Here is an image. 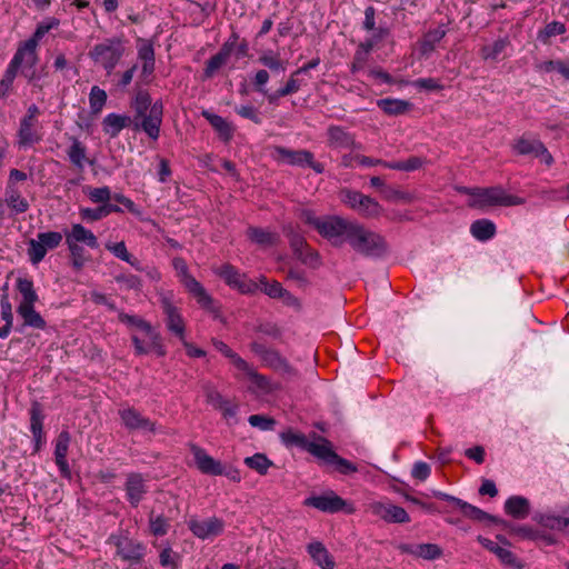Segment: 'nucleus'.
Returning <instances> with one entry per match:
<instances>
[{
    "mask_svg": "<svg viewBox=\"0 0 569 569\" xmlns=\"http://www.w3.org/2000/svg\"><path fill=\"white\" fill-rule=\"evenodd\" d=\"M348 243L356 252L369 258H380L388 250V244L382 236L366 229L358 222L351 231Z\"/></svg>",
    "mask_w": 569,
    "mask_h": 569,
    "instance_id": "1",
    "label": "nucleus"
},
{
    "mask_svg": "<svg viewBox=\"0 0 569 569\" xmlns=\"http://www.w3.org/2000/svg\"><path fill=\"white\" fill-rule=\"evenodd\" d=\"M477 198L469 199L468 207L475 209H485L487 207H512L525 203V199L518 196L509 194L501 186L480 188L477 191Z\"/></svg>",
    "mask_w": 569,
    "mask_h": 569,
    "instance_id": "2",
    "label": "nucleus"
},
{
    "mask_svg": "<svg viewBox=\"0 0 569 569\" xmlns=\"http://www.w3.org/2000/svg\"><path fill=\"white\" fill-rule=\"evenodd\" d=\"M19 69H21V74L29 82H34L39 79V74L36 70V63L29 64L27 62V58L16 51L3 78L0 81V97H6L8 94Z\"/></svg>",
    "mask_w": 569,
    "mask_h": 569,
    "instance_id": "3",
    "label": "nucleus"
},
{
    "mask_svg": "<svg viewBox=\"0 0 569 569\" xmlns=\"http://www.w3.org/2000/svg\"><path fill=\"white\" fill-rule=\"evenodd\" d=\"M356 222L349 221L338 216H328L323 218L319 227V234L331 241L333 246H342L348 242Z\"/></svg>",
    "mask_w": 569,
    "mask_h": 569,
    "instance_id": "4",
    "label": "nucleus"
},
{
    "mask_svg": "<svg viewBox=\"0 0 569 569\" xmlns=\"http://www.w3.org/2000/svg\"><path fill=\"white\" fill-rule=\"evenodd\" d=\"M123 47L119 39H107L96 44L89 52L90 58L101 64L110 74L123 54Z\"/></svg>",
    "mask_w": 569,
    "mask_h": 569,
    "instance_id": "5",
    "label": "nucleus"
},
{
    "mask_svg": "<svg viewBox=\"0 0 569 569\" xmlns=\"http://www.w3.org/2000/svg\"><path fill=\"white\" fill-rule=\"evenodd\" d=\"M109 541L116 547V553L123 561L132 565H139L144 557L146 546L127 533L119 532L111 535Z\"/></svg>",
    "mask_w": 569,
    "mask_h": 569,
    "instance_id": "6",
    "label": "nucleus"
},
{
    "mask_svg": "<svg viewBox=\"0 0 569 569\" xmlns=\"http://www.w3.org/2000/svg\"><path fill=\"white\" fill-rule=\"evenodd\" d=\"M305 506L316 508L322 512L336 513L343 510L346 513H353L355 507L339 497L335 491L329 490L321 496H311L305 500Z\"/></svg>",
    "mask_w": 569,
    "mask_h": 569,
    "instance_id": "7",
    "label": "nucleus"
},
{
    "mask_svg": "<svg viewBox=\"0 0 569 569\" xmlns=\"http://www.w3.org/2000/svg\"><path fill=\"white\" fill-rule=\"evenodd\" d=\"M163 116L162 101H156L150 110L144 114H138L133 118V130H142L151 140H157L160 133V126Z\"/></svg>",
    "mask_w": 569,
    "mask_h": 569,
    "instance_id": "8",
    "label": "nucleus"
},
{
    "mask_svg": "<svg viewBox=\"0 0 569 569\" xmlns=\"http://www.w3.org/2000/svg\"><path fill=\"white\" fill-rule=\"evenodd\" d=\"M62 241V234L58 231L40 232L37 239L28 243V257L33 264H38L47 254L48 250L56 249Z\"/></svg>",
    "mask_w": 569,
    "mask_h": 569,
    "instance_id": "9",
    "label": "nucleus"
},
{
    "mask_svg": "<svg viewBox=\"0 0 569 569\" xmlns=\"http://www.w3.org/2000/svg\"><path fill=\"white\" fill-rule=\"evenodd\" d=\"M271 156L283 163L296 164V166H309L317 173H322L325 168L323 164L313 160V154L307 150H290L281 146H276Z\"/></svg>",
    "mask_w": 569,
    "mask_h": 569,
    "instance_id": "10",
    "label": "nucleus"
},
{
    "mask_svg": "<svg viewBox=\"0 0 569 569\" xmlns=\"http://www.w3.org/2000/svg\"><path fill=\"white\" fill-rule=\"evenodd\" d=\"M160 303L166 316L164 322L168 331L179 340H183L186 337V323L179 309L172 302V293H161Z\"/></svg>",
    "mask_w": 569,
    "mask_h": 569,
    "instance_id": "11",
    "label": "nucleus"
},
{
    "mask_svg": "<svg viewBox=\"0 0 569 569\" xmlns=\"http://www.w3.org/2000/svg\"><path fill=\"white\" fill-rule=\"evenodd\" d=\"M342 194V201L366 218L378 217L381 213V206L369 196L353 190H345Z\"/></svg>",
    "mask_w": 569,
    "mask_h": 569,
    "instance_id": "12",
    "label": "nucleus"
},
{
    "mask_svg": "<svg viewBox=\"0 0 569 569\" xmlns=\"http://www.w3.org/2000/svg\"><path fill=\"white\" fill-rule=\"evenodd\" d=\"M366 511L389 523H407L410 521L409 515L402 507L389 502H369L366 506Z\"/></svg>",
    "mask_w": 569,
    "mask_h": 569,
    "instance_id": "13",
    "label": "nucleus"
},
{
    "mask_svg": "<svg viewBox=\"0 0 569 569\" xmlns=\"http://www.w3.org/2000/svg\"><path fill=\"white\" fill-rule=\"evenodd\" d=\"M59 24L58 20L51 19L49 22L40 23L34 33L27 41L21 43L17 51L27 58V62L38 63L37 47L42 37L48 33L52 28Z\"/></svg>",
    "mask_w": 569,
    "mask_h": 569,
    "instance_id": "14",
    "label": "nucleus"
},
{
    "mask_svg": "<svg viewBox=\"0 0 569 569\" xmlns=\"http://www.w3.org/2000/svg\"><path fill=\"white\" fill-rule=\"evenodd\" d=\"M190 451L194 459L197 469L208 476H222L224 472V466L220 460L214 459L207 451L198 445L190 443Z\"/></svg>",
    "mask_w": 569,
    "mask_h": 569,
    "instance_id": "15",
    "label": "nucleus"
},
{
    "mask_svg": "<svg viewBox=\"0 0 569 569\" xmlns=\"http://www.w3.org/2000/svg\"><path fill=\"white\" fill-rule=\"evenodd\" d=\"M188 528L199 539H210L223 532L224 522L222 519L211 517L204 520L190 519Z\"/></svg>",
    "mask_w": 569,
    "mask_h": 569,
    "instance_id": "16",
    "label": "nucleus"
},
{
    "mask_svg": "<svg viewBox=\"0 0 569 569\" xmlns=\"http://www.w3.org/2000/svg\"><path fill=\"white\" fill-rule=\"evenodd\" d=\"M118 415L121 419L122 425L129 431L144 430L151 433H156L157 431L156 422L147 417H143L134 408L130 407L120 409L118 411Z\"/></svg>",
    "mask_w": 569,
    "mask_h": 569,
    "instance_id": "17",
    "label": "nucleus"
},
{
    "mask_svg": "<svg viewBox=\"0 0 569 569\" xmlns=\"http://www.w3.org/2000/svg\"><path fill=\"white\" fill-rule=\"evenodd\" d=\"M219 276L224 279V281L237 288L241 293H251L258 289V283L246 278L244 274H241L233 266L223 264L220 268Z\"/></svg>",
    "mask_w": 569,
    "mask_h": 569,
    "instance_id": "18",
    "label": "nucleus"
},
{
    "mask_svg": "<svg viewBox=\"0 0 569 569\" xmlns=\"http://www.w3.org/2000/svg\"><path fill=\"white\" fill-rule=\"evenodd\" d=\"M183 284L188 292L197 300L201 308L211 313H217L218 309L214 306L212 297L207 292L204 287L192 276H187L183 279Z\"/></svg>",
    "mask_w": 569,
    "mask_h": 569,
    "instance_id": "19",
    "label": "nucleus"
},
{
    "mask_svg": "<svg viewBox=\"0 0 569 569\" xmlns=\"http://www.w3.org/2000/svg\"><path fill=\"white\" fill-rule=\"evenodd\" d=\"M183 284L188 292L197 300L201 308L211 313H217L218 309L214 306L212 297L207 292L204 287L192 276H187L183 279Z\"/></svg>",
    "mask_w": 569,
    "mask_h": 569,
    "instance_id": "20",
    "label": "nucleus"
},
{
    "mask_svg": "<svg viewBox=\"0 0 569 569\" xmlns=\"http://www.w3.org/2000/svg\"><path fill=\"white\" fill-rule=\"evenodd\" d=\"M43 418L41 405L34 401L30 409V430L34 442L33 453H38L44 442Z\"/></svg>",
    "mask_w": 569,
    "mask_h": 569,
    "instance_id": "21",
    "label": "nucleus"
},
{
    "mask_svg": "<svg viewBox=\"0 0 569 569\" xmlns=\"http://www.w3.org/2000/svg\"><path fill=\"white\" fill-rule=\"evenodd\" d=\"M124 489L130 505L132 507H138L147 492L142 475L137 472L129 473L127 476Z\"/></svg>",
    "mask_w": 569,
    "mask_h": 569,
    "instance_id": "22",
    "label": "nucleus"
},
{
    "mask_svg": "<svg viewBox=\"0 0 569 569\" xmlns=\"http://www.w3.org/2000/svg\"><path fill=\"white\" fill-rule=\"evenodd\" d=\"M312 438L317 441L310 442L307 450L309 453L327 465H330L333 458H338V455L333 451L332 445L328 439L318 436L316 432L312 433Z\"/></svg>",
    "mask_w": 569,
    "mask_h": 569,
    "instance_id": "23",
    "label": "nucleus"
},
{
    "mask_svg": "<svg viewBox=\"0 0 569 569\" xmlns=\"http://www.w3.org/2000/svg\"><path fill=\"white\" fill-rule=\"evenodd\" d=\"M535 519L546 528L569 533V506L561 510V515L540 513Z\"/></svg>",
    "mask_w": 569,
    "mask_h": 569,
    "instance_id": "24",
    "label": "nucleus"
},
{
    "mask_svg": "<svg viewBox=\"0 0 569 569\" xmlns=\"http://www.w3.org/2000/svg\"><path fill=\"white\" fill-rule=\"evenodd\" d=\"M262 362L267 367L288 378H293L298 376V371L276 349H271L269 353L266 356V358L262 360Z\"/></svg>",
    "mask_w": 569,
    "mask_h": 569,
    "instance_id": "25",
    "label": "nucleus"
},
{
    "mask_svg": "<svg viewBox=\"0 0 569 569\" xmlns=\"http://www.w3.org/2000/svg\"><path fill=\"white\" fill-rule=\"evenodd\" d=\"M133 122L134 120L130 116L110 113L104 117L102 121V129L110 136V138H114L124 128L133 129Z\"/></svg>",
    "mask_w": 569,
    "mask_h": 569,
    "instance_id": "26",
    "label": "nucleus"
},
{
    "mask_svg": "<svg viewBox=\"0 0 569 569\" xmlns=\"http://www.w3.org/2000/svg\"><path fill=\"white\" fill-rule=\"evenodd\" d=\"M460 511L466 518H469L473 521L493 523V525H497L500 527L509 526V521L498 518L493 515H490V513L483 511L482 509H480L476 506H472L468 502H465V505H462V508Z\"/></svg>",
    "mask_w": 569,
    "mask_h": 569,
    "instance_id": "27",
    "label": "nucleus"
},
{
    "mask_svg": "<svg viewBox=\"0 0 569 569\" xmlns=\"http://www.w3.org/2000/svg\"><path fill=\"white\" fill-rule=\"evenodd\" d=\"M512 150L516 154L537 158L547 166H551L553 162V158L545 144H512Z\"/></svg>",
    "mask_w": 569,
    "mask_h": 569,
    "instance_id": "28",
    "label": "nucleus"
},
{
    "mask_svg": "<svg viewBox=\"0 0 569 569\" xmlns=\"http://www.w3.org/2000/svg\"><path fill=\"white\" fill-rule=\"evenodd\" d=\"M308 553L312 560L322 569H333L336 562L329 553L325 545L320 541H315L308 545Z\"/></svg>",
    "mask_w": 569,
    "mask_h": 569,
    "instance_id": "29",
    "label": "nucleus"
},
{
    "mask_svg": "<svg viewBox=\"0 0 569 569\" xmlns=\"http://www.w3.org/2000/svg\"><path fill=\"white\" fill-rule=\"evenodd\" d=\"M505 511L515 519H525L530 513L529 500L521 496H512L506 500Z\"/></svg>",
    "mask_w": 569,
    "mask_h": 569,
    "instance_id": "30",
    "label": "nucleus"
},
{
    "mask_svg": "<svg viewBox=\"0 0 569 569\" xmlns=\"http://www.w3.org/2000/svg\"><path fill=\"white\" fill-rule=\"evenodd\" d=\"M477 540L480 542V545L483 548L493 552L502 563L512 566V567L517 566V558L510 550L498 546L492 540L485 538L482 536H478Z\"/></svg>",
    "mask_w": 569,
    "mask_h": 569,
    "instance_id": "31",
    "label": "nucleus"
},
{
    "mask_svg": "<svg viewBox=\"0 0 569 569\" xmlns=\"http://www.w3.org/2000/svg\"><path fill=\"white\" fill-rule=\"evenodd\" d=\"M202 116L219 133L220 139L224 141L232 139L233 128L226 119L207 110L202 111Z\"/></svg>",
    "mask_w": 569,
    "mask_h": 569,
    "instance_id": "32",
    "label": "nucleus"
},
{
    "mask_svg": "<svg viewBox=\"0 0 569 569\" xmlns=\"http://www.w3.org/2000/svg\"><path fill=\"white\" fill-rule=\"evenodd\" d=\"M17 312L23 319V326L36 329H44L47 326L41 315L34 310V305L18 306Z\"/></svg>",
    "mask_w": 569,
    "mask_h": 569,
    "instance_id": "33",
    "label": "nucleus"
},
{
    "mask_svg": "<svg viewBox=\"0 0 569 569\" xmlns=\"http://www.w3.org/2000/svg\"><path fill=\"white\" fill-rule=\"evenodd\" d=\"M67 240L73 242H84L88 247L94 249L98 247L97 237L82 224H73L71 231L67 234Z\"/></svg>",
    "mask_w": 569,
    "mask_h": 569,
    "instance_id": "34",
    "label": "nucleus"
},
{
    "mask_svg": "<svg viewBox=\"0 0 569 569\" xmlns=\"http://www.w3.org/2000/svg\"><path fill=\"white\" fill-rule=\"evenodd\" d=\"M471 234L480 241H487L496 234V226L489 219H479L470 226Z\"/></svg>",
    "mask_w": 569,
    "mask_h": 569,
    "instance_id": "35",
    "label": "nucleus"
},
{
    "mask_svg": "<svg viewBox=\"0 0 569 569\" xmlns=\"http://www.w3.org/2000/svg\"><path fill=\"white\" fill-rule=\"evenodd\" d=\"M377 104L385 113L391 116L403 114L408 112L411 107L408 101L399 99H380Z\"/></svg>",
    "mask_w": 569,
    "mask_h": 569,
    "instance_id": "36",
    "label": "nucleus"
},
{
    "mask_svg": "<svg viewBox=\"0 0 569 569\" xmlns=\"http://www.w3.org/2000/svg\"><path fill=\"white\" fill-rule=\"evenodd\" d=\"M17 289L22 296V300L19 306H30L37 302L38 295L33 288L32 280L28 278H18Z\"/></svg>",
    "mask_w": 569,
    "mask_h": 569,
    "instance_id": "37",
    "label": "nucleus"
},
{
    "mask_svg": "<svg viewBox=\"0 0 569 569\" xmlns=\"http://www.w3.org/2000/svg\"><path fill=\"white\" fill-rule=\"evenodd\" d=\"M118 319L122 323L139 328L140 330L144 331L147 336H149L150 338H158V333L152 329L151 325L138 316H131L121 311L118 315Z\"/></svg>",
    "mask_w": 569,
    "mask_h": 569,
    "instance_id": "38",
    "label": "nucleus"
},
{
    "mask_svg": "<svg viewBox=\"0 0 569 569\" xmlns=\"http://www.w3.org/2000/svg\"><path fill=\"white\" fill-rule=\"evenodd\" d=\"M427 163V159L423 157L412 156L408 160L405 161H391L383 162V167L400 170V171H415L423 167Z\"/></svg>",
    "mask_w": 569,
    "mask_h": 569,
    "instance_id": "39",
    "label": "nucleus"
},
{
    "mask_svg": "<svg viewBox=\"0 0 569 569\" xmlns=\"http://www.w3.org/2000/svg\"><path fill=\"white\" fill-rule=\"evenodd\" d=\"M6 202L17 213H23L29 209L28 201L11 184L6 190Z\"/></svg>",
    "mask_w": 569,
    "mask_h": 569,
    "instance_id": "40",
    "label": "nucleus"
},
{
    "mask_svg": "<svg viewBox=\"0 0 569 569\" xmlns=\"http://www.w3.org/2000/svg\"><path fill=\"white\" fill-rule=\"evenodd\" d=\"M211 342L213 347L228 358L238 370L247 368V361L236 353L227 343L217 338H212Z\"/></svg>",
    "mask_w": 569,
    "mask_h": 569,
    "instance_id": "41",
    "label": "nucleus"
},
{
    "mask_svg": "<svg viewBox=\"0 0 569 569\" xmlns=\"http://www.w3.org/2000/svg\"><path fill=\"white\" fill-rule=\"evenodd\" d=\"M280 438L287 447H297L306 451L308 450L311 442L303 433L296 432L292 429H288L281 432Z\"/></svg>",
    "mask_w": 569,
    "mask_h": 569,
    "instance_id": "42",
    "label": "nucleus"
},
{
    "mask_svg": "<svg viewBox=\"0 0 569 569\" xmlns=\"http://www.w3.org/2000/svg\"><path fill=\"white\" fill-rule=\"evenodd\" d=\"M446 36V30L442 28L433 29L427 32L420 43V51L422 54H429L435 50L438 43Z\"/></svg>",
    "mask_w": 569,
    "mask_h": 569,
    "instance_id": "43",
    "label": "nucleus"
},
{
    "mask_svg": "<svg viewBox=\"0 0 569 569\" xmlns=\"http://www.w3.org/2000/svg\"><path fill=\"white\" fill-rule=\"evenodd\" d=\"M169 527V520L163 515H154L153 510L149 513V529L153 536L162 537L167 535Z\"/></svg>",
    "mask_w": 569,
    "mask_h": 569,
    "instance_id": "44",
    "label": "nucleus"
},
{
    "mask_svg": "<svg viewBox=\"0 0 569 569\" xmlns=\"http://www.w3.org/2000/svg\"><path fill=\"white\" fill-rule=\"evenodd\" d=\"M181 556L173 551L169 543H166L159 553V563L163 568L178 569Z\"/></svg>",
    "mask_w": 569,
    "mask_h": 569,
    "instance_id": "45",
    "label": "nucleus"
},
{
    "mask_svg": "<svg viewBox=\"0 0 569 569\" xmlns=\"http://www.w3.org/2000/svg\"><path fill=\"white\" fill-rule=\"evenodd\" d=\"M509 46L508 38H500L492 44H487L481 48V57L485 60H497L501 52Z\"/></svg>",
    "mask_w": 569,
    "mask_h": 569,
    "instance_id": "46",
    "label": "nucleus"
},
{
    "mask_svg": "<svg viewBox=\"0 0 569 569\" xmlns=\"http://www.w3.org/2000/svg\"><path fill=\"white\" fill-rule=\"evenodd\" d=\"M244 463L250 468L256 470L258 473L264 476L267 475L269 468L272 466V461L268 459V457L263 453H254L251 457H247L244 459Z\"/></svg>",
    "mask_w": 569,
    "mask_h": 569,
    "instance_id": "47",
    "label": "nucleus"
},
{
    "mask_svg": "<svg viewBox=\"0 0 569 569\" xmlns=\"http://www.w3.org/2000/svg\"><path fill=\"white\" fill-rule=\"evenodd\" d=\"M20 142H34L40 139L37 132V121L22 119L19 129Z\"/></svg>",
    "mask_w": 569,
    "mask_h": 569,
    "instance_id": "48",
    "label": "nucleus"
},
{
    "mask_svg": "<svg viewBox=\"0 0 569 569\" xmlns=\"http://www.w3.org/2000/svg\"><path fill=\"white\" fill-rule=\"evenodd\" d=\"M247 234L251 241L262 246H271L276 241V234L261 228L250 227Z\"/></svg>",
    "mask_w": 569,
    "mask_h": 569,
    "instance_id": "49",
    "label": "nucleus"
},
{
    "mask_svg": "<svg viewBox=\"0 0 569 569\" xmlns=\"http://www.w3.org/2000/svg\"><path fill=\"white\" fill-rule=\"evenodd\" d=\"M66 242L70 250L72 267L76 270H81L87 261V258L84 257L83 247H81L79 243L73 242L71 240L66 239Z\"/></svg>",
    "mask_w": 569,
    "mask_h": 569,
    "instance_id": "50",
    "label": "nucleus"
},
{
    "mask_svg": "<svg viewBox=\"0 0 569 569\" xmlns=\"http://www.w3.org/2000/svg\"><path fill=\"white\" fill-rule=\"evenodd\" d=\"M566 30V26L562 22L552 21L539 31L538 39L543 43H548L551 37L563 34Z\"/></svg>",
    "mask_w": 569,
    "mask_h": 569,
    "instance_id": "51",
    "label": "nucleus"
},
{
    "mask_svg": "<svg viewBox=\"0 0 569 569\" xmlns=\"http://www.w3.org/2000/svg\"><path fill=\"white\" fill-rule=\"evenodd\" d=\"M296 257L306 266L317 269L321 264V258L317 250L310 248L309 246L306 249L301 250Z\"/></svg>",
    "mask_w": 569,
    "mask_h": 569,
    "instance_id": "52",
    "label": "nucleus"
},
{
    "mask_svg": "<svg viewBox=\"0 0 569 569\" xmlns=\"http://www.w3.org/2000/svg\"><path fill=\"white\" fill-rule=\"evenodd\" d=\"M240 370L247 373V376L256 385L257 388H259L260 390H263V391H271L270 379L263 375H260L248 362H247V368L240 369Z\"/></svg>",
    "mask_w": 569,
    "mask_h": 569,
    "instance_id": "53",
    "label": "nucleus"
},
{
    "mask_svg": "<svg viewBox=\"0 0 569 569\" xmlns=\"http://www.w3.org/2000/svg\"><path fill=\"white\" fill-rule=\"evenodd\" d=\"M260 286L258 284V289L263 291L267 296H269L272 299H279L281 296H283V287L280 282L273 280L272 282H269L266 277L260 278Z\"/></svg>",
    "mask_w": 569,
    "mask_h": 569,
    "instance_id": "54",
    "label": "nucleus"
},
{
    "mask_svg": "<svg viewBox=\"0 0 569 569\" xmlns=\"http://www.w3.org/2000/svg\"><path fill=\"white\" fill-rule=\"evenodd\" d=\"M107 101V93L103 89L94 86L91 88L89 94L90 108L93 113H98L102 110Z\"/></svg>",
    "mask_w": 569,
    "mask_h": 569,
    "instance_id": "55",
    "label": "nucleus"
},
{
    "mask_svg": "<svg viewBox=\"0 0 569 569\" xmlns=\"http://www.w3.org/2000/svg\"><path fill=\"white\" fill-rule=\"evenodd\" d=\"M228 57L222 54L221 52L216 53L212 56L206 63V68L203 71V76L206 79H210L213 77V74L227 63Z\"/></svg>",
    "mask_w": 569,
    "mask_h": 569,
    "instance_id": "56",
    "label": "nucleus"
},
{
    "mask_svg": "<svg viewBox=\"0 0 569 569\" xmlns=\"http://www.w3.org/2000/svg\"><path fill=\"white\" fill-rule=\"evenodd\" d=\"M442 549L436 543L418 545L417 557L425 560H435L442 556Z\"/></svg>",
    "mask_w": 569,
    "mask_h": 569,
    "instance_id": "57",
    "label": "nucleus"
},
{
    "mask_svg": "<svg viewBox=\"0 0 569 569\" xmlns=\"http://www.w3.org/2000/svg\"><path fill=\"white\" fill-rule=\"evenodd\" d=\"M382 196L388 201H405L410 203L415 200V196L412 193L401 191L390 186L382 189Z\"/></svg>",
    "mask_w": 569,
    "mask_h": 569,
    "instance_id": "58",
    "label": "nucleus"
},
{
    "mask_svg": "<svg viewBox=\"0 0 569 569\" xmlns=\"http://www.w3.org/2000/svg\"><path fill=\"white\" fill-rule=\"evenodd\" d=\"M259 62L273 72H283L287 66V62L281 60L278 54L272 53L262 54L259 57Z\"/></svg>",
    "mask_w": 569,
    "mask_h": 569,
    "instance_id": "59",
    "label": "nucleus"
},
{
    "mask_svg": "<svg viewBox=\"0 0 569 569\" xmlns=\"http://www.w3.org/2000/svg\"><path fill=\"white\" fill-rule=\"evenodd\" d=\"M501 528L508 530L510 533H513L522 539H539V533L529 526L512 525L511 522H509V526Z\"/></svg>",
    "mask_w": 569,
    "mask_h": 569,
    "instance_id": "60",
    "label": "nucleus"
},
{
    "mask_svg": "<svg viewBox=\"0 0 569 569\" xmlns=\"http://www.w3.org/2000/svg\"><path fill=\"white\" fill-rule=\"evenodd\" d=\"M70 440L71 437L68 431L63 430L59 433L54 448L56 459L67 458Z\"/></svg>",
    "mask_w": 569,
    "mask_h": 569,
    "instance_id": "61",
    "label": "nucleus"
},
{
    "mask_svg": "<svg viewBox=\"0 0 569 569\" xmlns=\"http://www.w3.org/2000/svg\"><path fill=\"white\" fill-rule=\"evenodd\" d=\"M153 103H151V97L147 91H139L134 99L136 116L144 114L150 110Z\"/></svg>",
    "mask_w": 569,
    "mask_h": 569,
    "instance_id": "62",
    "label": "nucleus"
},
{
    "mask_svg": "<svg viewBox=\"0 0 569 569\" xmlns=\"http://www.w3.org/2000/svg\"><path fill=\"white\" fill-rule=\"evenodd\" d=\"M68 156L70 161L80 170L83 169L87 161L86 149L80 144H72L69 149Z\"/></svg>",
    "mask_w": 569,
    "mask_h": 569,
    "instance_id": "63",
    "label": "nucleus"
},
{
    "mask_svg": "<svg viewBox=\"0 0 569 569\" xmlns=\"http://www.w3.org/2000/svg\"><path fill=\"white\" fill-rule=\"evenodd\" d=\"M204 395L207 398L208 403L213 406L216 409L222 408L223 403L227 401L222 395L213 388L211 385L207 383L203 387Z\"/></svg>",
    "mask_w": 569,
    "mask_h": 569,
    "instance_id": "64",
    "label": "nucleus"
}]
</instances>
